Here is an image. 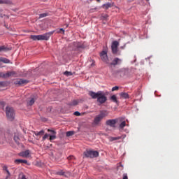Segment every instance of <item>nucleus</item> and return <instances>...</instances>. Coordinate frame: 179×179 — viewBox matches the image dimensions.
Masks as SVG:
<instances>
[{"instance_id":"f257e3e1","label":"nucleus","mask_w":179,"mask_h":179,"mask_svg":"<svg viewBox=\"0 0 179 179\" xmlns=\"http://www.w3.org/2000/svg\"><path fill=\"white\" fill-rule=\"evenodd\" d=\"M88 94L92 99H96V102L100 105L107 101V96L103 91H98L97 92L90 91Z\"/></svg>"},{"instance_id":"f03ea898","label":"nucleus","mask_w":179,"mask_h":179,"mask_svg":"<svg viewBox=\"0 0 179 179\" xmlns=\"http://www.w3.org/2000/svg\"><path fill=\"white\" fill-rule=\"evenodd\" d=\"M54 33V31L49 32V33H46L43 35H38V36H31V38L34 41H48L50 38V36L52 35Z\"/></svg>"},{"instance_id":"7ed1b4c3","label":"nucleus","mask_w":179,"mask_h":179,"mask_svg":"<svg viewBox=\"0 0 179 179\" xmlns=\"http://www.w3.org/2000/svg\"><path fill=\"white\" fill-rule=\"evenodd\" d=\"M6 115L9 121L13 122L15 118V112L14 108L10 106L6 108Z\"/></svg>"},{"instance_id":"20e7f679","label":"nucleus","mask_w":179,"mask_h":179,"mask_svg":"<svg viewBox=\"0 0 179 179\" xmlns=\"http://www.w3.org/2000/svg\"><path fill=\"white\" fill-rule=\"evenodd\" d=\"M48 132H51L52 135H49L48 134H45L43 137V141H45L49 137V141L52 142V141L57 138V131L55 130L48 129Z\"/></svg>"},{"instance_id":"39448f33","label":"nucleus","mask_w":179,"mask_h":179,"mask_svg":"<svg viewBox=\"0 0 179 179\" xmlns=\"http://www.w3.org/2000/svg\"><path fill=\"white\" fill-rule=\"evenodd\" d=\"M108 115V113L106 110L100 112V114L96 116L94 120L95 125H99L101 120Z\"/></svg>"},{"instance_id":"423d86ee","label":"nucleus","mask_w":179,"mask_h":179,"mask_svg":"<svg viewBox=\"0 0 179 179\" xmlns=\"http://www.w3.org/2000/svg\"><path fill=\"white\" fill-rule=\"evenodd\" d=\"M99 157V152L94 150H86L84 152V157L95 158Z\"/></svg>"},{"instance_id":"0eeeda50","label":"nucleus","mask_w":179,"mask_h":179,"mask_svg":"<svg viewBox=\"0 0 179 179\" xmlns=\"http://www.w3.org/2000/svg\"><path fill=\"white\" fill-rule=\"evenodd\" d=\"M29 83V80L23 78H17L14 80L13 83L18 86L25 85Z\"/></svg>"},{"instance_id":"6e6552de","label":"nucleus","mask_w":179,"mask_h":179,"mask_svg":"<svg viewBox=\"0 0 179 179\" xmlns=\"http://www.w3.org/2000/svg\"><path fill=\"white\" fill-rule=\"evenodd\" d=\"M119 43L117 41H113L111 44L112 53L117 54L118 52Z\"/></svg>"},{"instance_id":"1a4fd4ad","label":"nucleus","mask_w":179,"mask_h":179,"mask_svg":"<svg viewBox=\"0 0 179 179\" xmlns=\"http://www.w3.org/2000/svg\"><path fill=\"white\" fill-rule=\"evenodd\" d=\"M100 57H101V59L102 62H106L108 63V56H107V52L103 50L101 52L100 54Z\"/></svg>"},{"instance_id":"9d476101","label":"nucleus","mask_w":179,"mask_h":179,"mask_svg":"<svg viewBox=\"0 0 179 179\" xmlns=\"http://www.w3.org/2000/svg\"><path fill=\"white\" fill-rule=\"evenodd\" d=\"M122 62V59L118 57H115L113 59L112 62L110 63L111 66H117L121 64Z\"/></svg>"},{"instance_id":"9b49d317","label":"nucleus","mask_w":179,"mask_h":179,"mask_svg":"<svg viewBox=\"0 0 179 179\" xmlns=\"http://www.w3.org/2000/svg\"><path fill=\"white\" fill-rule=\"evenodd\" d=\"M116 123H117V120L116 119L108 120L106 121V125L110 126L113 128L115 127Z\"/></svg>"},{"instance_id":"f8f14e48","label":"nucleus","mask_w":179,"mask_h":179,"mask_svg":"<svg viewBox=\"0 0 179 179\" xmlns=\"http://www.w3.org/2000/svg\"><path fill=\"white\" fill-rule=\"evenodd\" d=\"M19 155L20 157H22L24 158H27L30 157V150H26L24 151L21 152Z\"/></svg>"},{"instance_id":"ddd939ff","label":"nucleus","mask_w":179,"mask_h":179,"mask_svg":"<svg viewBox=\"0 0 179 179\" xmlns=\"http://www.w3.org/2000/svg\"><path fill=\"white\" fill-rule=\"evenodd\" d=\"M14 163L17 164H20L22 163L27 164H28V162L26 159H15Z\"/></svg>"},{"instance_id":"4468645a","label":"nucleus","mask_w":179,"mask_h":179,"mask_svg":"<svg viewBox=\"0 0 179 179\" xmlns=\"http://www.w3.org/2000/svg\"><path fill=\"white\" fill-rule=\"evenodd\" d=\"M11 50V48L8 46H1V52H7Z\"/></svg>"},{"instance_id":"2eb2a0df","label":"nucleus","mask_w":179,"mask_h":179,"mask_svg":"<svg viewBox=\"0 0 179 179\" xmlns=\"http://www.w3.org/2000/svg\"><path fill=\"white\" fill-rule=\"evenodd\" d=\"M13 140L15 141V143H17V145L20 144V140L19 138V134H15L14 137H13Z\"/></svg>"},{"instance_id":"dca6fc26","label":"nucleus","mask_w":179,"mask_h":179,"mask_svg":"<svg viewBox=\"0 0 179 179\" xmlns=\"http://www.w3.org/2000/svg\"><path fill=\"white\" fill-rule=\"evenodd\" d=\"M117 73H120L121 77H124L126 75V70L124 69H121L117 71Z\"/></svg>"},{"instance_id":"f3484780","label":"nucleus","mask_w":179,"mask_h":179,"mask_svg":"<svg viewBox=\"0 0 179 179\" xmlns=\"http://www.w3.org/2000/svg\"><path fill=\"white\" fill-rule=\"evenodd\" d=\"M120 96L121 98L124 99H129V96L127 93L126 92H122L120 94Z\"/></svg>"},{"instance_id":"a211bd4d","label":"nucleus","mask_w":179,"mask_h":179,"mask_svg":"<svg viewBox=\"0 0 179 179\" xmlns=\"http://www.w3.org/2000/svg\"><path fill=\"white\" fill-rule=\"evenodd\" d=\"M127 126L126 122L122 121L119 125V130L122 131Z\"/></svg>"},{"instance_id":"6ab92c4d","label":"nucleus","mask_w":179,"mask_h":179,"mask_svg":"<svg viewBox=\"0 0 179 179\" xmlns=\"http://www.w3.org/2000/svg\"><path fill=\"white\" fill-rule=\"evenodd\" d=\"M3 172L5 173L6 176H10V173L6 166H3Z\"/></svg>"},{"instance_id":"aec40b11","label":"nucleus","mask_w":179,"mask_h":179,"mask_svg":"<svg viewBox=\"0 0 179 179\" xmlns=\"http://www.w3.org/2000/svg\"><path fill=\"white\" fill-rule=\"evenodd\" d=\"M111 7H112V4L110 3L102 5V8H103L105 10H108V8H110Z\"/></svg>"},{"instance_id":"412c9836","label":"nucleus","mask_w":179,"mask_h":179,"mask_svg":"<svg viewBox=\"0 0 179 179\" xmlns=\"http://www.w3.org/2000/svg\"><path fill=\"white\" fill-rule=\"evenodd\" d=\"M1 3L6 5H11L12 2L10 0H1Z\"/></svg>"},{"instance_id":"4be33fe9","label":"nucleus","mask_w":179,"mask_h":179,"mask_svg":"<svg viewBox=\"0 0 179 179\" xmlns=\"http://www.w3.org/2000/svg\"><path fill=\"white\" fill-rule=\"evenodd\" d=\"M13 74H14L13 72H8L6 74H3L2 77L4 78H9L10 76H11Z\"/></svg>"},{"instance_id":"5701e85b","label":"nucleus","mask_w":179,"mask_h":179,"mask_svg":"<svg viewBox=\"0 0 179 179\" xmlns=\"http://www.w3.org/2000/svg\"><path fill=\"white\" fill-rule=\"evenodd\" d=\"M1 62L5 63V64H9L10 60L6 57H1Z\"/></svg>"},{"instance_id":"b1692460","label":"nucleus","mask_w":179,"mask_h":179,"mask_svg":"<svg viewBox=\"0 0 179 179\" xmlns=\"http://www.w3.org/2000/svg\"><path fill=\"white\" fill-rule=\"evenodd\" d=\"M120 139H122V137L118 136V137H110L109 138V141L110 142H113V141H117V140H120Z\"/></svg>"},{"instance_id":"393cba45","label":"nucleus","mask_w":179,"mask_h":179,"mask_svg":"<svg viewBox=\"0 0 179 179\" xmlns=\"http://www.w3.org/2000/svg\"><path fill=\"white\" fill-rule=\"evenodd\" d=\"M110 100L113 102V103H118V101L117 99V96L115 95H113L112 96H110Z\"/></svg>"},{"instance_id":"a878e982","label":"nucleus","mask_w":179,"mask_h":179,"mask_svg":"<svg viewBox=\"0 0 179 179\" xmlns=\"http://www.w3.org/2000/svg\"><path fill=\"white\" fill-rule=\"evenodd\" d=\"M79 101L78 100H73L71 103H69V106H75L76 105H78Z\"/></svg>"},{"instance_id":"bb28decb","label":"nucleus","mask_w":179,"mask_h":179,"mask_svg":"<svg viewBox=\"0 0 179 179\" xmlns=\"http://www.w3.org/2000/svg\"><path fill=\"white\" fill-rule=\"evenodd\" d=\"M34 135L36 136H41V135H43L44 134V131L43 130H41L40 131H34Z\"/></svg>"},{"instance_id":"cd10ccee","label":"nucleus","mask_w":179,"mask_h":179,"mask_svg":"<svg viewBox=\"0 0 179 179\" xmlns=\"http://www.w3.org/2000/svg\"><path fill=\"white\" fill-rule=\"evenodd\" d=\"M65 172L63 170H60L56 172V175L58 176H64Z\"/></svg>"},{"instance_id":"c85d7f7f","label":"nucleus","mask_w":179,"mask_h":179,"mask_svg":"<svg viewBox=\"0 0 179 179\" xmlns=\"http://www.w3.org/2000/svg\"><path fill=\"white\" fill-rule=\"evenodd\" d=\"M48 15H49V13H42L39 15V18L41 19V18H43V17H46Z\"/></svg>"},{"instance_id":"c756f323","label":"nucleus","mask_w":179,"mask_h":179,"mask_svg":"<svg viewBox=\"0 0 179 179\" xmlns=\"http://www.w3.org/2000/svg\"><path fill=\"white\" fill-rule=\"evenodd\" d=\"M34 103H35V99H34V98H31V99H30V101H28V105H29V106H32L33 104H34Z\"/></svg>"},{"instance_id":"7c9ffc66","label":"nucleus","mask_w":179,"mask_h":179,"mask_svg":"<svg viewBox=\"0 0 179 179\" xmlns=\"http://www.w3.org/2000/svg\"><path fill=\"white\" fill-rule=\"evenodd\" d=\"M73 134H74V131H69L66 132L67 137L72 136Z\"/></svg>"},{"instance_id":"2f4dec72","label":"nucleus","mask_w":179,"mask_h":179,"mask_svg":"<svg viewBox=\"0 0 179 179\" xmlns=\"http://www.w3.org/2000/svg\"><path fill=\"white\" fill-rule=\"evenodd\" d=\"M123 169H124L123 165L120 164V165L117 166V171H123Z\"/></svg>"},{"instance_id":"473e14b6","label":"nucleus","mask_w":179,"mask_h":179,"mask_svg":"<svg viewBox=\"0 0 179 179\" xmlns=\"http://www.w3.org/2000/svg\"><path fill=\"white\" fill-rule=\"evenodd\" d=\"M118 90H119V87L115 86L112 87L111 91L115 92V91H117Z\"/></svg>"},{"instance_id":"72a5a7b5","label":"nucleus","mask_w":179,"mask_h":179,"mask_svg":"<svg viewBox=\"0 0 179 179\" xmlns=\"http://www.w3.org/2000/svg\"><path fill=\"white\" fill-rule=\"evenodd\" d=\"M64 75H66L67 76H72L73 73L70 71H65Z\"/></svg>"},{"instance_id":"f704fd0d","label":"nucleus","mask_w":179,"mask_h":179,"mask_svg":"<svg viewBox=\"0 0 179 179\" xmlns=\"http://www.w3.org/2000/svg\"><path fill=\"white\" fill-rule=\"evenodd\" d=\"M74 115H76V116H80V112H78V111H76L75 113H74Z\"/></svg>"},{"instance_id":"c9c22d12","label":"nucleus","mask_w":179,"mask_h":179,"mask_svg":"<svg viewBox=\"0 0 179 179\" xmlns=\"http://www.w3.org/2000/svg\"><path fill=\"white\" fill-rule=\"evenodd\" d=\"M122 179H128V177H127V173H124L123 176H122Z\"/></svg>"},{"instance_id":"e433bc0d","label":"nucleus","mask_w":179,"mask_h":179,"mask_svg":"<svg viewBox=\"0 0 179 179\" xmlns=\"http://www.w3.org/2000/svg\"><path fill=\"white\" fill-rule=\"evenodd\" d=\"M5 17L6 19H8L9 18V17H8V15H3V14H1V17Z\"/></svg>"},{"instance_id":"4c0bfd02","label":"nucleus","mask_w":179,"mask_h":179,"mask_svg":"<svg viewBox=\"0 0 179 179\" xmlns=\"http://www.w3.org/2000/svg\"><path fill=\"white\" fill-rule=\"evenodd\" d=\"M73 156L68 157V159L69 160H71V159H73Z\"/></svg>"},{"instance_id":"58836bf2","label":"nucleus","mask_w":179,"mask_h":179,"mask_svg":"<svg viewBox=\"0 0 179 179\" xmlns=\"http://www.w3.org/2000/svg\"><path fill=\"white\" fill-rule=\"evenodd\" d=\"M4 27L7 29H8V28H9V27H8V25L7 24H4Z\"/></svg>"},{"instance_id":"ea45409f","label":"nucleus","mask_w":179,"mask_h":179,"mask_svg":"<svg viewBox=\"0 0 179 179\" xmlns=\"http://www.w3.org/2000/svg\"><path fill=\"white\" fill-rule=\"evenodd\" d=\"M60 31H63V33H64V29L63 28H60Z\"/></svg>"},{"instance_id":"a19ab883","label":"nucleus","mask_w":179,"mask_h":179,"mask_svg":"<svg viewBox=\"0 0 179 179\" xmlns=\"http://www.w3.org/2000/svg\"><path fill=\"white\" fill-rule=\"evenodd\" d=\"M22 179H27L26 176L24 175L22 176Z\"/></svg>"},{"instance_id":"79ce46f5","label":"nucleus","mask_w":179,"mask_h":179,"mask_svg":"<svg viewBox=\"0 0 179 179\" xmlns=\"http://www.w3.org/2000/svg\"><path fill=\"white\" fill-rule=\"evenodd\" d=\"M9 177H10V176H6L5 179H8V178H9Z\"/></svg>"},{"instance_id":"37998d69","label":"nucleus","mask_w":179,"mask_h":179,"mask_svg":"<svg viewBox=\"0 0 179 179\" xmlns=\"http://www.w3.org/2000/svg\"><path fill=\"white\" fill-rule=\"evenodd\" d=\"M3 82H1V85H3Z\"/></svg>"},{"instance_id":"c03bdc74","label":"nucleus","mask_w":179,"mask_h":179,"mask_svg":"<svg viewBox=\"0 0 179 179\" xmlns=\"http://www.w3.org/2000/svg\"><path fill=\"white\" fill-rule=\"evenodd\" d=\"M150 0H145L146 2H149Z\"/></svg>"},{"instance_id":"a18cd8bd","label":"nucleus","mask_w":179,"mask_h":179,"mask_svg":"<svg viewBox=\"0 0 179 179\" xmlns=\"http://www.w3.org/2000/svg\"><path fill=\"white\" fill-rule=\"evenodd\" d=\"M97 1V2H100V0H96Z\"/></svg>"},{"instance_id":"49530a36","label":"nucleus","mask_w":179,"mask_h":179,"mask_svg":"<svg viewBox=\"0 0 179 179\" xmlns=\"http://www.w3.org/2000/svg\"><path fill=\"white\" fill-rule=\"evenodd\" d=\"M78 48H83V46H78Z\"/></svg>"},{"instance_id":"de8ad7c7","label":"nucleus","mask_w":179,"mask_h":179,"mask_svg":"<svg viewBox=\"0 0 179 179\" xmlns=\"http://www.w3.org/2000/svg\"><path fill=\"white\" fill-rule=\"evenodd\" d=\"M0 87H1V83H0Z\"/></svg>"},{"instance_id":"09e8293b","label":"nucleus","mask_w":179,"mask_h":179,"mask_svg":"<svg viewBox=\"0 0 179 179\" xmlns=\"http://www.w3.org/2000/svg\"><path fill=\"white\" fill-rule=\"evenodd\" d=\"M0 63H1V60H0Z\"/></svg>"}]
</instances>
